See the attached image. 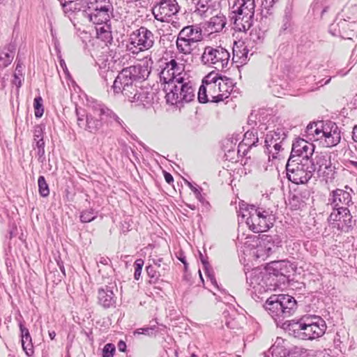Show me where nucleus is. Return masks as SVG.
<instances>
[{"label": "nucleus", "mask_w": 357, "mask_h": 357, "mask_svg": "<svg viewBox=\"0 0 357 357\" xmlns=\"http://www.w3.org/2000/svg\"><path fill=\"white\" fill-rule=\"evenodd\" d=\"M180 82H175L178 87L179 96H181L182 103L190 102L195 99V87L190 77L188 79L178 78Z\"/></svg>", "instance_id": "nucleus-19"}, {"label": "nucleus", "mask_w": 357, "mask_h": 357, "mask_svg": "<svg viewBox=\"0 0 357 357\" xmlns=\"http://www.w3.org/2000/svg\"><path fill=\"white\" fill-rule=\"evenodd\" d=\"M337 26V24H331L330 27H329V31L333 35V36H335L337 35V33L333 31H335V26ZM337 26H339L340 28H342V29H345L347 28L348 29H350V28H354V27H356V24L355 23H353V22H348L346 20H341L338 24H337Z\"/></svg>", "instance_id": "nucleus-48"}, {"label": "nucleus", "mask_w": 357, "mask_h": 357, "mask_svg": "<svg viewBox=\"0 0 357 357\" xmlns=\"http://www.w3.org/2000/svg\"><path fill=\"white\" fill-rule=\"evenodd\" d=\"M291 15L287 13H285V15H284V16L283 17V20H282V25L281 27L282 30L286 31L291 26Z\"/></svg>", "instance_id": "nucleus-54"}, {"label": "nucleus", "mask_w": 357, "mask_h": 357, "mask_svg": "<svg viewBox=\"0 0 357 357\" xmlns=\"http://www.w3.org/2000/svg\"><path fill=\"white\" fill-rule=\"evenodd\" d=\"M33 146L36 149L45 148L44 139L33 141Z\"/></svg>", "instance_id": "nucleus-64"}, {"label": "nucleus", "mask_w": 357, "mask_h": 357, "mask_svg": "<svg viewBox=\"0 0 357 357\" xmlns=\"http://www.w3.org/2000/svg\"><path fill=\"white\" fill-rule=\"evenodd\" d=\"M114 9L107 8H86L82 11L83 17L89 22L96 24L102 25L110 21L113 15Z\"/></svg>", "instance_id": "nucleus-17"}, {"label": "nucleus", "mask_w": 357, "mask_h": 357, "mask_svg": "<svg viewBox=\"0 0 357 357\" xmlns=\"http://www.w3.org/2000/svg\"><path fill=\"white\" fill-rule=\"evenodd\" d=\"M199 257L201 262L203 265V270L205 274L207 275L208 279L211 280V283L218 287L217 281L215 278V276L213 272L210 269V264L207 261V258L204 257V255L199 252Z\"/></svg>", "instance_id": "nucleus-37"}, {"label": "nucleus", "mask_w": 357, "mask_h": 357, "mask_svg": "<svg viewBox=\"0 0 357 357\" xmlns=\"http://www.w3.org/2000/svg\"><path fill=\"white\" fill-rule=\"evenodd\" d=\"M326 122L319 121L310 123L305 129L306 137L312 141H321Z\"/></svg>", "instance_id": "nucleus-24"}, {"label": "nucleus", "mask_w": 357, "mask_h": 357, "mask_svg": "<svg viewBox=\"0 0 357 357\" xmlns=\"http://www.w3.org/2000/svg\"><path fill=\"white\" fill-rule=\"evenodd\" d=\"M255 9V0H235L231 7V20L236 31L245 32L250 29L254 20Z\"/></svg>", "instance_id": "nucleus-6"}, {"label": "nucleus", "mask_w": 357, "mask_h": 357, "mask_svg": "<svg viewBox=\"0 0 357 357\" xmlns=\"http://www.w3.org/2000/svg\"><path fill=\"white\" fill-rule=\"evenodd\" d=\"M331 0H316L313 4L312 10L314 14L319 13L322 17L328 8V3Z\"/></svg>", "instance_id": "nucleus-40"}, {"label": "nucleus", "mask_w": 357, "mask_h": 357, "mask_svg": "<svg viewBox=\"0 0 357 357\" xmlns=\"http://www.w3.org/2000/svg\"><path fill=\"white\" fill-rule=\"evenodd\" d=\"M289 158L286 165L288 179L295 184H304L312 177L314 167L312 159Z\"/></svg>", "instance_id": "nucleus-7"}, {"label": "nucleus", "mask_w": 357, "mask_h": 357, "mask_svg": "<svg viewBox=\"0 0 357 357\" xmlns=\"http://www.w3.org/2000/svg\"><path fill=\"white\" fill-rule=\"evenodd\" d=\"M314 151V146L312 143H309L305 139L298 138L295 139L292 144L291 152L289 158L296 160L297 158L303 159H312V156Z\"/></svg>", "instance_id": "nucleus-16"}, {"label": "nucleus", "mask_w": 357, "mask_h": 357, "mask_svg": "<svg viewBox=\"0 0 357 357\" xmlns=\"http://www.w3.org/2000/svg\"><path fill=\"white\" fill-rule=\"evenodd\" d=\"M320 142L323 146L331 148L337 145L341 140V131L336 123L326 122L324 130Z\"/></svg>", "instance_id": "nucleus-15"}, {"label": "nucleus", "mask_w": 357, "mask_h": 357, "mask_svg": "<svg viewBox=\"0 0 357 357\" xmlns=\"http://www.w3.org/2000/svg\"><path fill=\"white\" fill-rule=\"evenodd\" d=\"M184 68L185 66L183 64L178 63L176 61V66L172 69V71L174 72V83L180 82V79H178L179 77L183 79H188L190 77L188 73L184 70Z\"/></svg>", "instance_id": "nucleus-36"}, {"label": "nucleus", "mask_w": 357, "mask_h": 357, "mask_svg": "<svg viewBox=\"0 0 357 357\" xmlns=\"http://www.w3.org/2000/svg\"><path fill=\"white\" fill-rule=\"evenodd\" d=\"M169 266L167 264L162 265V270H158L153 264H149L146 267V271L148 276L150 278V283H156L161 276L165 275L166 271L168 269Z\"/></svg>", "instance_id": "nucleus-30"}, {"label": "nucleus", "mask_w": 357, "mask_h": 357, "mask_svg": "<svg viewBox=\"0 0 357 357\" xmlns=\"http://www.w3.org/2000/svg\"><path fill=\"white\" fill-rule=\"evenodd\" d=\"M144 261L142 259H137L135 263V273L134 278L135 280H138L141 276L142 267L144 266Z\"/></svg>", "instance_id": "nucleus-51"}, {"label": "nucleus", "mask_w": 357, "mask_h": 357, "mask_svg": "<svg viewBox=\"0 0 357 357\" xmlns=\"http://www.w3.org/2000/svg\"><path fill=\"white\" fill-rule=\"evenodd\" d=\"M223 95L220 94L218 90V83L211 84L208 86L199 87L198 91V100L201 103H206L208 101L218 102L222 101Z\"/></svg>", "instance_id": "nucleus-18"}, {"label": "nucleus", "mask_w": 357, "mask_h": 357, "mask_svg": "<svg viewBox=\"0 0 357 357\" xmlns=\"http://www.w3.org/2000/svg\"><path fill=\"white\" fill-rule=\"evenodd\" d=\"M229 59V52L225 48L221 46H206L202 54L201 62L204 66L219 70L227 68Z\"/></svg>", "instance_id": "nucleus-10"}, {"label": "nucleus", "mask_w": 357, "mask_h": 357, "mask_svg": "<svg viewBox=\"0 0 357 357\" xmlns=\"http://www.w3.org/2000/svg\"><path fill=\"white\" fill-rule=\"evenodd\" d=\"M258 142V137L257 133H254L252 131H247L244 135V138L242 142L238 145V148H241L243 145L248 146L251 148L252 146H255ZM240 152L238 149L237 153Z\"/></svg>", "instance_id": "nucleus-35"}, {"label": "nucleus", "mask_w": 357, "mask_h": 357, "mask_svg": "<svg viewBox=\"0 0 357 357\" xmlns=\"http://www.w3.org/2000/svg\"><path fill=\"white\" fill-rule=\"evenodd\" d=\"M155 328V326H153L151 327L139 328L135 332V334H145V335H150L151 334L153 333V331H154Z\"/></svg>", "instance_id": "nucleus-55"}, {"label": "nucleus", "mask_w": 357, "mask_h": 357, "mask_svg": "<svg viewBox=\"0 0 357 357\" xmlns=\"http://www.w3.org/2000/svg\"><path fill=\"white\" fill-rule=\"evenodd\" d=\"M351 62L356 63L357 62V46H356L351 53V58H350Z\"/></svg>", "instance_id": "nucleus-63"}, {"label": "nucleus", "mask_w": 357, "mask_h": 357, "mask_svg": "<svg viewBox=\"0 0 357 357\" xmlns=\"http://www.w3.org/2000/svg\"><path fill=\"white\" fill-rule=\"evenodd\" d=\"M59 63H60V66L61 68L63 69L64 73L67 75V76H69L70 75V73H69V71L68 70V68H67V66L65 63V61L61 58V56H59Z\"/></svg>", "instance_id": "nucleus-62"}, {"label": "nucleus", "mask_w": 357, "mask_h": 357, "mask_svg": "<svg viewBox=\"0 0 357 357\" xmlns=\"http://www.w3.org/2000/svg\"><path fill=\"white\" fill-rule=\"evenodd\" d=\"M188 186L190 188V190L194 192V195L201 203L203 204H208V202L205 201L204 198L203 197L202 195L201 194V192L199 189H198L197 187H195L192 183H191L189 181H186Z\"/></svg>", "instance_id": "nucleus-49"}, {"label": "nucleus", "mask_w": 357, "mask_h": 357, "mask_svg": "<svg viewBox=\"0 0 357 357\" xmlns=\"http://www.w3.org/2000/svg\"><path fill=\"white\" fill-rule=\"evenodd\" d=\"M126 50L132 54H138L152 48L155 44L154 33L145 26L132 31L128 35Z\"/></svg>", "instance_id": "nucleus-8"}, {"label": "nucleus", "mask_w": 357, "mask_h": 357, "mask_svg": "<svg viewBox=\"0 0 357 357\" xmlns=\"http://www.w3.org/2000/svg\"><path fill=\"white\" fill-rule=\"evenodd\" d=\"M45 126L42 124L36 125L33 129V141L43 139Z\"/></svg>", "instance_id": "nucleus-50"}, {"label": "nucleus", "mask_w": 357, "mask_h": 357, "mask_svg": "<svg viewBox=\"0 0 357 357\" xmlns=\"http://www.w3.org/2000/svg\"><path fill=\"white\" fill-rule=\"evenodd\" d=\"M176 66V60L172 59L169 62L165 63V66L159 73V80L162 88L164 85H167L170 82L174 83L173 68Z\"/></svg>", "instance_id": "nucleus-25"}, {"label": "nucleus", "mask_w": 357, "mask_h": 357, "mask_svg": "<svg viewBox=\"0 0 357 357\" xmlns=\"http://www.w3.org/2000/svg\"><path fill=\"white\" fill-rule=\"evenodd\" d=\"M96 218V213L92 208L84 210L80 214V220L82 222H90Z\"/></svg>", "instance_id": "nucleus-46"}, {"label": "nucleus", "mask_w": 357, "mask_h": 357, "mask_svg": "<svg viewBox=\"0 0 357 357\" xmlns=\"http://www.w3.org/2000/svg\"><path fill=\"white\" fill-rule=\"evenodd\" d=\"M110 8L114 9L113 5L110 0H89L86 8Z\"/></svg>", "instance_id": "nucleus-38"}, {"label": "nucleus", "mask_w": 357, "mask_h": 357, "mask_svg": "<svg viewBox=\"0 0 357 357\" xmlns=\"http://www.w3.org/2000/svg\"><path fill=\"white\" fill-rule=\"evenodd\" d=\"M15 46L9 45L7 52L2 51L0 53V68L7 67L12 62L15 55Z\"/></svg>", "instance_id": "nucleus-33"}, {"label": "nucleus", "mask_w": 357, "mask_h": 357, "mask_svg": "<svg viewBox=\"0 0 357 357\" xmlns=\"http://www.w3.org/2000/svg\"><path fill=\"white\" fill-rule=\"evenodd\" d=\"M115 347L111 343L106 344L102 349V357H113Z\"/></svg>", "instance_id": "nucleus-52"}, {"label": "nucleus", "mask_w": 357, "mask_h": 357, "mask_svg": "<svg viewBox=\"0 0 357 357\" xmlns=\"http://www.w3.org/2000/svg\"><path fill=\"white\" fill-rule=\"evenodd\" d=\"M222 76H220L218 73L211 72L208 73L203 79L202 84L200 87L208 86L212 84H216Z\"/></svg>", "instance_id": "nucleus-41"}, {"label": "nucleus", "mask_w": 357, "mask_h": 357, "mask_svg": "<svg viewBox=\"0 0 357 357\" xmlns=\"http://www.w3.org/2000/svg\"><path fill=\"white\" fill-rule=\"evenodd\" d=\"M346 166L347 168L352 169L353 171H355L357 174V161L354 160H349Z\"/></svg>", "instance_id": "nucleus-60"}, {"label": "nucleus", "mask_w": 357, "mask_h": 357, "mask_svg": "<svg viewBox=\"0 0 357 357\" xmlns=\"http://www.w3.org/2000/svg\"><path fill=\"white\" fill-rule=\"evenodd\" d=\"M130 102H135L138 105H143L144 107H149L151 105L153 96L146 89L140 88L139 90L136 88L134 93L130 95V97H127Z\"/></svg>", "instance_id": "nucleus-20"}, {"label": "nucleus", "mask_w": 357, "mask_h": 357, "mask_svg": "<svg viewBox=\"0 0 357 357\" xmlns=\"http://www.w3.org/2000/svg\"><path fill=\"white\" fill-rule=\"evenodd\" d=\"M22 346L23 350L28 356H31L33 354V347L32 344V339L31 336L22 338Z\"/></svg>", "instance_id": "nucleus-44"}, {"label": "nucleus", "mask_w": 357, "mask_h": 357, "mask_svg": "<svg viewBox=\"0 0 357 357\" xmlns=\"http://www.w3.org/2000/svg\"><path fill=\"white\" fill-rule=\"evenodd\" d=\"M333 211L331 213L328 217L329 221H340L342 218H349L351 219L350 211L347 207H332Z\"/></svg>", "instance_id": "nucleus-34"}, {"label": "nucleus", "mask_w": 357, "mask_h": 357, "mask_svg": "<svg viewBox=\"0 0 357 357\" xmlns=\"http://www.w3.org/2000/svg\"><path fill=\"white\" fill-rule=\"evenodd\" d=\"M287 137V134L282 128H278L276 130L269 131L265 137V144L267 149L271 147L273 143L282 142Z\"/></svg>", "instance_id": "nucleus-28"}, {"label": "nucleus", "mask_w": 357, "mask_h": 357, "mask_svg": "<svg viewBox=\"0 0 357 357\" xmlns=\"http://www.w3.org/2000/svg\"><path fill=\"white\" fill-rule=\"evenodd\" d=\"M151 73L148 63L137 64L124 68L115 78L112 89L115 93L130 97L137 88L136 82L146 79Z\"/></svg>", "instance_id": "nucleus-4"}, {"label": "nucleus", "mask_w": 357, "mask_h": 357, "mask_svg": "<svg viewBox=\"0 0 357 357\" xmlns=\"http://www.w3.org/2000/svg\"><path fill=\"white\" fill-rule=\"evenodd\" d=\"M314 172L317 171L319 176H322L326 179L333 177L335 173V167L332 165L331 155L327 153H320L315 155L312 159Z\"/></svg>", "instance_id": "nucleus-14"}, {"label": "nucleus", "mask_w": 357, "mask_h": 357, "mask_svg": "<svg viewBox=\"0 0 357 357\" xmlns=\"http://www.w3.org/2000/svg\"><path fill=\"white\" fill-rule=\"evenodd\" d=\"M152 261V263H150V264H153L156 269L158 270H162V265L165 264V263H162V258H158V259H149V261Z\"/></svg>", "instance_id": "nucleus-58"}, {"label": "nucleus", "mask_w": 357, "mask_h": 357, "mask_svg": "<svg viewBox=\"0 0 357 357\" xmlns=\"http://www.w3.org/2000/svg\"><path fill=\"white\" fill-rule=\"evenodd\" d=\"M227 24L226 17L218 12L215 15L210 18L208 22V29L211 33H217L221 31Z\"/></svg>", "instance_id": "nucleus-27"}, {"label": "nucleus", "mask_w": 357, "mask_h": 357, "mask_svg": "<svg viewBox=\"0 0 357 357\" xmlns=\"http://www.w3.org/2000/svg\"><path fill=\"white\" fill-rule=\"evenodd\" d=\"M225 156L226 160H232L235 159L236 150L232 147V142L227 140L224 145Z\"/></svg>", "instance_id": "nucleus-47"}, {"label": "nucleus", "mask_w": 357, "mask_h": 357, "mask_svg": "<svg viewBox=\"0 0 357 357\" xmlns=\"http://www.w3.org/2000/svg\"><path fill=\"white\" fill-rule=\"evenodd\" d=\"M353 190L345 185L344 189L337 188L329 193L328 204L331 207H348L353 204L351 193Z\"/></svg>", "instance_id": "nucleus-13"}, {"label": "nucleus", "mask_w": 357, "mask_h": 357, "mask_svg": "<svg viewBox=\"0 0 357 357\" xmlns=\"http://www.w3.org/2000/svg\"><path fill=\"white\" fill-rule=\"evenodd\" d=\"M98 26H96L98 38L105 43H111L113 40V37L110 24L107 22Z\"/></svg>", "instance_id": "nucleus-32"}, {"label": "nucleus", "mask_w": 357, "mask_h": 357, "mask_svg": "<svg viewBox=\"0 0 357 357\" xmlns=\"http://www.w3.org/2000/svg\"><path fill=\"white\" fill-rule=\"evenodd\" d=\"M33 107L35 110V116L36 118H40L44 113V107L43 105V98L37 96L34 98Z\"/></svg>", "instance_id": "nucleus-45"}, {"label": "nucleus", "mask_w": 357, "mask_h": 357, "mask_svg": "<svg viewBox=\"0 0 357 357\" xmlns=\"http://www.w3.org/2000/svg\"><path fill=\"white\" fill-rule=\"evenodd\" d=\"M265 38V31L260 28H254L250 33L249 40L255 44L261 43Z\"/></svg>", "instance_id": "nucleus-39"}, {"label": "nucleus", "mask_w": 357, "mask_h": 357, "mask_svg": "<svg viewBox=\"0 0 357 357\" xmlns=\"http://www.w3.org/2000/svg\"><path fill=\"white\" fill-rule=\"evenodd\" d=\"M195 12L202 17H208L216 10L213 8L212 0H199Z\"/></svg>", "instance_id": "nucleus-29"}, {"label": "nucleus", "mask_w": 357, "mask_h": 357, "mask_svg": "<svg viewBox=\"0 0 357 357\" xmlns=\"http://www.w3.org/2000/svg\"><path fill=\"white\" fill-rule=\"evenodd\" d=\"M168 22L171 23L172 26L176 29H178L181 27V22L174 17H171L170 22Z\"/></svg>", "instance_id": "nucleus-61"}, {"label": "nucleus", "mask_w": 357, "mask_h": 357, "mask_svg": "<svg viewBox=\"0 0 357 357\" xmlns=\"http://www.w3.org/2000/svg\"><path fill=\"white\" fill-rule=\"evenodd\" d=\"M218 90L220 94L223 95L222 101L229 97L234 86L232 79L223 76L220 78L218 83Z\"/></svg>", "instance_id": "nucleus-31"}, {"label": "nucleus", "mask_w": 357, "mask_h": 357, "mask_svg": "<svg viewBox=\"0 0 357 357\" xmlns=\"http://www.w3.org/2000/svg\"><path fill=\"white\" fill-rule=\"evenodd\" d=\"M179 9L176 0H160L152 8V13L158 21L170 22L171 17H174Z\"/></svg>", "instance_id": "nucleus-12"}, {"label": "nucleus", "mask_w": 357, "mask_h": 357, "mask_svg": "<svg viewBox=\"0 0 357 357\" xmlns=\"http://www.w3.org/2000/svg\"><path fill=\"white\" fill-rule=\"evenodd\" d=\"M278 0H264L261 3V7L263 9L267 10V13L271 8H272L274 3Z\"/></svg>", "instance_id": "nucleus-56"}, {"label": "nucleus", "mask_w": 357, "mask_h": 357, "mask_svg": "<svg viewBox=\"0 0 357 357\" xmlns=\"http://www.w3.org/2000/svg\"><path fill=\"white\" fill-rule=\"evenodd\" d=\"M75 112L79 128L92 134L96 133L105 123L115 121L123 126V121L112 110L97 101L91 102L86 112L76 108Z\"/></svg>", "instance_id": "nucleus-2"}, {"label": "nucleus", "mask_w": 357, "mask_h": 357, "mask_svg": "<svg viewBox=\"0 0 357 357\" xmlns=\"http://www.w3.org/2000/svg\"><path fill=\"white\" fill-rule=\"evenodd\" d=\"M264 308L276 324L289 335L301 340H313L322 336L326 330L325 321L319 316H305L298 321L283 322L296 309L294 298L287 294L272 295L266 301Z\"/></svg>", "instance_id": "nucleus-1"}, {"label": "nucleus", "mask_w": 357, "mask_h": 357, "mask_svg": "<svg viewBox=\"0 0 357 357\" xmlns=\"http://www.w3.org/2000/svg\"><path fill=\"white\" fill-rule=\"evenodd\" d=\"M238 213V220H245L249 228L255 233L268 231L273 226L276 219L274 208L264 204L258 206L242 204Z\"/></svg>", "instance_id": "nucleus-3"}, {"label": "nucleus", "mask_w": 357, "mask_h": 357, "mask_svg": "<svg viewBox=\"0 0 357 357\" xmlns=\"http://www.w3.org/2000/svg\"><path fill=\"white\" fill-rule=\"evenodd\" d=\"M38 185L39 194L41 197H46L50 195L49 186L43 176H40L38 177Z\"/></svg>", "instance_id": "nucleus-42"}, {"label": "nucleus", "mask_w": 357, "mask_h": 357, "mask_svg": "<svg viewBox=\"0 0 357 357\" xmlns=\"http://www.w3.org/2000/svg\"><path fill=\"white\" fill-rule=\"evenodd\" d=\"M287 342L282 337H277L275 343L265 354L266 357H288L289 349L287 347Z\"/></svg>", "instance_id": "nucleus-22"}, {"label": "nucleus", "mask_w": 357, "mask_h": 357, "mask_svg": "<svg viewBox=\"0 0 357 357\" xmlns=\"http://www.w3.org/2000/svg\"><path fill=\"white\" fill-rule=\"evenodd\" d=\"M22 63H20V61H18L15 68L13 80V84H15L17 87H20L22 85V80L23 79V75L22 73Z\"/></svg>", "instance_id": "nucleus-43"}, {"label": "nucleus", "mask_w": 357, "mask_h": 357, "mask_svg": "<svg viewBox=\"0 0 357 357\" xmlns=\"http://www.w3.org/2000/svg\"><path fill=\"white\" fill-rule=\"evenodd\" d=\"M267 268L278 279V276H287L292 269L291 264L285 260L275 261L270 263Z\"/></svg>", "instance_id": "nucleus-23"}, {"label": "nucleus", "mask_w": 357, "mask_h": 357, "mask_svg": "<svg viewBox=\"0 0 357 357\" xmlns=\"http://www.w3.org/2000/svg\"><path fill=\"white\" fill-rule=\"evenodd\" d=\"M252 238L253 244L251 255L259 260H265L273 252L275 246H278L280 241L275 242L274 238L269 235L255 236Z\"/></svg>", "instance_id": "nucleus-11"}, {"label": "nucleus", "mask_w": 357, "mask_h": 357, "mask_svg": "<svg viewBox=\"0 0 357 357\" xmlns=\"http://www.w3.org/2000/svg\"><path fill=\"white\" fill-rule=\"evenodd\" d=\"M281 143L282 142H276L275 143H273L272 144L271 146H273V148L274 149V150L275 151V153H272V160H276L278 158V154L279 153V151H280L281 149ZM270 167H271V169H272V167L273 166V161L271 162V164L268 165Z\"/></svg>", "instance_id": "nucleus-53"}, {"label": "nucleus", "mask_w": 357, "mask_h": 357, "mask_svg": "<svg viewBox=\"0 0 357 357\" xmlns=\"http://www.w3.org/2000/svg\"><path fill=\"white\" fill-rule=\"evenodd\" d=\"M98 299L99 304L105 308L112 307L116 303L113 291L108 287L98 289Z\"/></svg>", "instance_id": "nucleus-26"}, {"label": "nucleus", "mask_w": 357, "mask_h": 357, "mask_svg": "<svg viewBox=\"0 0 357 357\" xmlns=\"http://www.w3.org/2000/svg\"><path fill=\"white\" fill-rule=\"evenodd\" d=\"M19 327L21 333V338H24L31 336L29 329L24 326L22 322H20Z\"/></svg>", "instance_id": "nucleus-57"}, {"label": "nucleus", "mask_w": 357, "mask_h": 357, "mask_svg": "<svg viewBox=\"0 0 357 357\" xmlns=\"http://www.w3.org/2000/svg\"><path fill=\"white\" fill-rule=\"evenodd\" d=\"M202 29L195 26L183 27L178 34L176 46L178 53L190 55L197 47V43L202 40Z\"/></svg>", "instance_id": "nucleus-9"}, {"label": "nucleus", "mask_w": 357, "mask_h": 357, "mask_svg": "<svg viewBox=\"0 0 357 357\" xmlns=\"http://www.w3.org/2000/svg\"><path fill=\"white\" fill-rule=\"evenodd\" d=\"M110 263H111V260L107 257L100 256L97 259V264L98 266L100 264L109 266Z\"/></svg>", "instance_id": "nucleus-59"}, {"label": "nucleus", "mask_w": 357, "mask_h": 357, "mask_svg": "<svg viewBox=\"0 0 357 357\" xmlns=\"http://www.w3.org/2000/svg\"><path fill=\"white\" fill-rule=\"evenodd\" d=\"M246 281L253 293L262 294L268 291L275 290L278 287V280L266 268L257 267L245 272Z\"/></svg>", "instance_id": "nucleus-5"}, {"label": "nucleus", "mask_w": 357, "mask_h": 357, "mask_svg": "<svg viewBox=\"0 0 357 357\" xmlns=\"http://www.w3.org/2000/svg\"><path fill=\"white\" fill-rule=\"evenodd\" d=\"M178 87L176 83L170 82L167 85H164L162 91L165 93V98L167 104L172 105H182L181 96H179Z\"/></svg>", "instance_id": "nucleus-21"}]
</instances>
